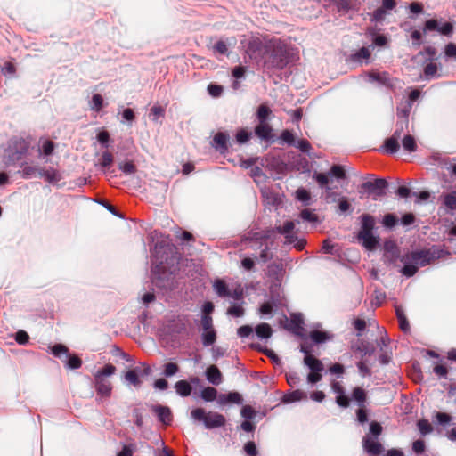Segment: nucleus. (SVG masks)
<instances>
[{
  "mask_svg": "<svg viewBox=\"0 0 456 456\" xmlns=\"http://www.w3.org/2000/svg\"><path fill=\"white\" fill-rule=\"evenodd\" d=\"M300 217L304 221H306V222H309V223H317L318 222L317 216L314 213H313L311 210H309V209L302 210L301 213H300Z\"/></svg>",
  "mask_w": 456,
  "mask_h": 456,
  "instance_id": "nucleus-45",
  "label": "nucleus"
},
{
  "mask_svg": "<svg viewBox=\"0 0 456 456\" xmlns=\"http://www.w3.org/2000/svg\"><path fill=\"white\" fill-rule=\"evenodd\" d=\"M295 226L296 222L286 221L283 225L277 226L276 229L279 233L284 236L286 244H293L295 248L302 250L306 242L303 238H298L295 232Z\"/></svg>",
  "mask_w": 456,
  "mask_h": 456,
  "instance_id": "nucleus-8",
  "label": "nucleus"
},
{
  "mask_svg": "<svg viewBox=\"0 0 456 456\" xmlns=\"http://www.w3.org/2000/svg\"><path fill=\"white\" fill-rule=\"evenodd\" d=\"M418 428L422 436H426L432 432L433 428L427 419H420L418 422Z\"/></svg>",
  "mask_w": 456,
  "mask_h": 456,
  "instance_id": "nucleus-42",
  "label": "nucleus"
},
{
  "mask_svg": "<svg viewBox=\"0 0 456 456\" xmlns=\"http://www.w3.org/2000/svg\"><path fill=\"white\" fill-rule=\"evenodd\" d=\"M287 382L290 387H296L299 384L300 379L297 372H290L286 376Z\"/></svg>",
  "mask_w": 456,
  "mask_h": 456,
  "instance_id": "nucleus-61",
  "label": "nucleus"
},
{
  "mask_svg": "<svg viewBox=\"0 0 456 456\" xmlns=\"http://www.w3.org/2000/svg\"><path fill=\"white\" fill-rule=\"evenodd\" d=\"M329 175L334 176L337 179H343L346 177V172L343 167L339 165H333L329 172Z\"/></svg>",
  "mask_w": 456,
  "mask_h": 456,
  "instance_id": "nucleus-40",
  "label": "nucleus"
},
{
  "mask_svg": "<svg viewBox=\"0 0 456 456\" xmlns=\"http://www.w3.org/2000/svg\"><path fill=\"white\" fill-rule=\"evenodd\" d=\"M208 91L213 97H218L223 92V87L221 86L211 84L208 86Z\"/></svg>",
  "mask_w": 456,
  "mask_h": 456,
  "instance_id": "nucleus-63",
  "label": "nucleus"
},
{
  "mask_svg": "<svg viewBox=\"0 0 456 456\" xmlns=\"http://www.w3.org/2000/svg\"><path fill=\"white\" fill-rule=\"evenodd\" d=\"M220 404H225L228 403L240 404L242 403V397L238 392H230L227 395H221L218 398Z\"/></svg>",
  "mask_w": 456,
  "mask_h": 456,
  "instance_id": "nucleus-21",
  "label": "nucleus"
},
{
  "mask_svg": "<svg viewBox=\"0 0 456 456\" xmlns=\"http://www.w3.org/2000/svg\"><path fill=\"white\" fill-rule=\"evenodd\" d=\"M153 411L158 416V419L160 422L165 425H169L172 421V413L168 407L157 405L153 407Z\"/></svg>",
  "mask_w": 456,
  "mask_h": 456,
  "instance_id": "nucleus-18",
  "label": "nucleus"
},
{
  "mask_svg": "<svg viewBox=\"0 0 456 456\" xmlns=\"http://www.w3.org/2000/svg\"><path fill=\"white\" fill-rule=\"evenodd\" d=\"M162 245L157 243L154 248V258L155 263L153 264L152 281L156 286L160 288H168L172 285V273L166 271V265H167V257L160 256V250Z\"/></svg>",
  "mask_w": 456,
  "mask_h": 456,
  "instance_id": "nucleus-3",
  "label": "nucleus"
},
{
  "mask_svg": "<svg viewBox=\"0 0 456 456\" xmlns=\"http://www.w3.org/2000/svg\"><path fill=\"white\" fill-rule=\"evenodd\" d=\"M361 229L357 238L362 245L368 250H373L379 244V238L373 234L375 219L369 214H363L360 216Z\"/></svg>",
  "mask_w": 456,
  "mask_h": 456,
  "instance_id": "nucleus-5",
  "label": "nucleus"
},
{
  "mask_svg": "<svg viewBox=\"0 0 456 456\" xmlns=\"http://www.w3.org/2000/svg\"><path fill=\"white\" fill-rule=\"evenodd\" d=\"M250 175L257 184H260L266 180V176L263 173L262 169L256 166L251 167Z\"/></svg>",
  "mask_w": 456,
  "mask_h": 456,
  "instance_id": "nucleus-35",
  "label": "nucleus"
},
{
  "mask_svg": "<svg viewBox=\"0 0 456 456\" xmlns=\"http://www.w3.org/2000/svg\"><path fill=\"white\" fill-rule=\"evenodd\" d=\"M396 316L399 321L400 328L403 331L408 332L410 330V324L406 319V316L400 307H396Z\"/></svg>",
  "mask_w": 456,
  "mask_h": 456,
  "instance_id": "nucleus-34",
  "label": "nucleus"
},
{
  "mask_svg": "<svg viewBox=\"0 0 456 456\" xmlns=\"http://www.w3.org/2000/svg\"><path fill=\"white\" fill-rule=\"evenodd\" d=\"M444 53L447 57L456 58V45L452 43L448 44L445 46Z\"/></svg>",
  "mask_w": 456,
  "mask_h": 456,
  "instance_id": "nucleus-64",
  "label": "nucleus"
},
{
  "mask_svg": "<svg viewBox=\"0 0 456 456\" xmlns=\"http://www.w3.org/2000/svg\"><path fill=\"white\" fill-rule=\"evenodd\" d=\"M21 167H22V175L25 178H29L36 174L38 175V169H42V167L31 166L27 163H23Z\"/></svg>",
  "mask_w": 456,
  "mask_h": 456,
  "instance_id": "nucleus-38",
  "label": "nucleus"
},
{
  "mask_svg": "<svg viewBox=\"0 0 456 456\" xmlns=\"http://www.w3.org/2000/svg\"><path fill=\"white\" fill-rule=\"evenodd\" d=\"M444 206L450 211L456 210V191H451L442 196Z\"/></svg>",
  "mask_w": 456,
  "mask_h": 456,
  "instance_id": "nucleus-26",
  "label": "nucleus"
},
{
  "mask_svg": "<svg viewBox=\"0 0 456 456\" xmlns=\"http://www.w3.org/2000/svg\"><path fill=\"white\" fill-rule=\"evenodd\" d=\"M297 199L305 204L310 200V193L307 190L300 188L296 191Z\"/></svg>",
  "mask_w": 456,
  "mask_h": 456,
  "instance_id": "nucleus-53",
  "label": "nucleus"
},
{
  "mask_svg": "<svg viewBox=\"0 0 456 456\" xmlns=\"http://www.w3.org/2000/svg\"><path fill=\"white\" fill-rule=\"evenodd\" d=\"M103 106V99L100 94H94L90 102V108L93 110L99 111Z\"/></svg>",
  "mask_w": 456,
  "mask_h": 456,
  "instance_id": "nucleus-43",
  "label": "nucleus"
},
{
  "mask_svg": "<svg viewBox=\"0 0 456 456\" xmlns=\"http://www.w3.org/2000/svg\"><path fill=\"white\" fill-rule=\"evenodd\" d=\"M202 344L205 346H209L216 342V334L215 330H203L202 332Z\"/></svg>",
  "mask_w": 456,
  "mask_h": 456,
  "instance_id": "nucleus-32",
  "label": "nucleus"
},
{
  "mask_svg": "<svg viewBox=\"0 0 456 456\" xmlns=\"http://www.w3.org/2000/svg\"><path fill=\"white\" fill-rule=\"evenodd\" d=\"M38 176L52 184H56L62 179L61 172L53 167L38 169Z\"/></svg>",
  "mask_w": 456,
  "mask_h": 456,
  "instance_id": "nucleus-14",
  "label": "nucleus"
},
{
  "mask_svg": "<svg viewBox=\"0 0 456 456\" xmlns=\"http://www.w3.org/2000/svg\"><path fill=\"white\" fill-rule=\"evenodd\" d=\"M437 31L444 36H451L453 32V26L450 22L439 25L438 20L435 19L428 20L425 22L423 32Z\"/></svg>",
  "mask_w": 456,
  "mask_h": 456,
  "instance_id": "nucleus-10",
  "label": "nucleus"
},
{
  "mask_svg": "<svg viewBox=\"0 0 456 456\" xmlns=\"http://www.w3.org/2000/svg\"><path fill=\"white\" fill-rule=\"evenodd\" d=\"M397 223V217L394 214L385 215L382 224L387 228H392Z\"/></svg>",
  "mask_w": 456,
  "mask_h": 456,
  "instance_id": "nucleus-48",
  "label": "nucleus"
},
{
  "mask_svg": "<svg viewBox=\"0 0 456 456\" xmlns=\"http://www.w3.org/2000/svg\"><path fill=\"white\" fill-rule=\"evenodd\" d=\"M175 388L176 393L183 397L190 395L192 390L191 385L185 380L177 381L175 385Z\"/></svg>",
  "mask_w": 456,
  "mask_h": 456,
  "instance_id": "nucleus-27",
  "label": "nucleus"
},
{
  "mask_svg": "<svg viewBox=\"0 0 456 456\" xmlns=\"http://www.w3.org/2000/svg\"><path fill=\"white\" fill-rule=\"evenodd\" d=\"M281 139L284 142H286V143H288L289 145H292V144L295 143V137H294L293 134L290 131H289V130H284L281 133Z\"/></svg>",
  "mask_w": 456,
  "mask_h": 456,
  "instance_id": "nucleus-60",
  "label": "nucleus"
},
{
  "mask_svg": "<svg viewBox=\"0 0 456 456\" xmlns=\"http://www.w3.org/2000/svg\"><path fill=\"white\" fill-rule=\"evenodd\" d=\"M352 397L358 403L359 407H364L366 401V392L362 387H355L353 391Z\"/></svg>",
  "mask_w": 456,
  "mask_h": 456,
  "instance_id": "nucleus-33",
  "label": "nucleus"
},
{
  "mask_svg": "<svg viewBox=\"0 0 456 456\" xmlns=\"http://www.w3.org/2000/svg\"><path fill=\"white\" fill-rule=\"evenodd\" d=\"M227 314L232 316L240 317L244 314V309L241 305H232L228 309Z\"/></svg>",
  "mask_w": 456,
  "mask_h": 456,
  "instance_id": "nucleus-62",
  "label": "nucleus"
},
{
  "mask_svg": "<svg viewBox=\"0 0 456 456\" xmlns=\"http://www.w3.org/2000/svg\"><path fill=\"white\" fill-rule=\"evenodd\" d=\"M213 50L215 53H217L219 54H227L228 53V46L224 41H218L216 42L214 46Z\"/></svg>",
  "mask_w": 456,
  "mask_h": 456,
  "instance_id": "nucleus-49",
  "label": "nucleus"
},
{
  "mask_svg": "<svg viewBox=\"0 0 456 456\" xmlns=\"http://www.w3.org/2000/svg\"><path fill=\"white\" fill-rule=\"evenodd\" d=\"M370 56L369 48L362 47L353 55V60L355 61H362V60H368Z\"/></svg>",
  "mask_w": 456,
  "mask_h": 456,
  "instance_id": "nucleus-41",
  "label": "nucleus"
},
{
  "mask_svg": "<svg viewBox=\"0 0 456 456\" xmlns=\"http://www.w3.org/2000/svg\"><path fill=\"white\" fill-rule=\"evenodd\" d=\"M314 179L316 180L320 187H325L327 190H330V188L328 186L329 184V174L325 173H315L314 175Z\"/></svg>",
  "mask_w": 456,
  "mask_h": 456,
  "instance_id": "nucleus-39",
  "label": "nucleus"
},
{
  "mask_svg": "<svg viewBox=\"0 0 456 456\" xmlns=\"http://www.w3.org/2000/svg\"><path fill=\"white\" fill-rule=\"evenodd\" d=\"M243 449L248 456H257L258 451L254 442L249 441L246 443Z\"/></svg>",
  "mask_w": 456,
  "mask_h": 456,
  "instance_id": "nucleus-47",
  "label": "nucleus"
},
{
  "mask_svg": "<svg viewBox=\"0 0 456 456\" xmlns=\"http://www.w3.org/2000/svg\"><path fill=\"white\" fill-rule=\"evenodd\" d=\"M151 373V368L148 365H143V369L139 367L129 370L125 374V380L128 385H132L136 388L141 387L142 381L140 376H148Z\"/></svg>",
  "mask_w": 456,
  "mask_h": 456,
  "instance_id": "nucleus-9",
  "label": "nucleus"
},
{
  "mask_svg": "<svg viewBox=\"0 0 456 456\" xmlns=\"http://www.w3.org/2000/svg\"><path fill=\"white\" fill-rule=\"evenodd\" d=\"M403 134V132H401ZM401 141L403 149L407 152H414L417 150V143L415 138L411 134H405L403 136L401 134V139H399V142Z\"/></svg>",
  "mask_w": 456,
  "mask_h": 456,
  "instance_id": "nucleus-20",
  "label": "nucleus"
},
{
  "mask_svg": "<svg viewBox=\"0 0 456 456\" xmlns=\"http://www.w3.org/2000/svg\"><path fill=\"white\" fill-rule=\"evenodd\" d=\"M364 450L373 455H379L381 452L382 445L380 443L370 437L369 435L363 437L362 440Z\"/></svg>",
  "mask_w": 456,
  "mask_h": 456,
  "instance_id": "nucleus-17",
  "label": "nucleus"
},
{
  "mask_svg": "<svg viewBox=\"0 0 456 456\" xmlns=\"http://www.w3.org/2000/svg\"><path fill=\"white\" fill-rule=\"evenodd\" d=\"M119 168L126 175H132L136 171L135 166L131 161L120 164Z\"/></svg>",
  "mask_w": 456,
  "mask_h": 456,
  "instance_id": "nucleus-52",
  "label": "nucleus"
},
{
  "mask_svg": "<svg viewBox=\"0 0 456 456\" xmlns=\"http://www.w3.org/2000/svg\"><path fill=\"white\" fill-rule=\"evenodd\" d=\"M387 186V183L385 179L379 178L375 181H368L362 184V187L368 191L370 193H373V200H377L379 197L385 195V189Z\"/></svg>",
  "mask_w": 456,
  "mask_h": 456,
  "instance_id": "nucleus-11",
  "label": "nucleus"
},
{
  "mask_svg": "<svg viewBox=\"0 0 456 456\" xmlns=\"http://www.w3.org/2000/svg\"><path fill=\"white\" fill-rule=\"evenodd\" d=\"M269 42L270 39L252 37L248 41L246 50L249 58L255 60L256 62L264 63L267 57Z\"/></svg>",
  "mask_w": 456,
  "mask_h": 456,
  "instance_id": "nucleus-7",
  "label": "nucleus"
},
{
  "mask_svg": "<svg viewBox=\"0 0 456 456\" xmlns=\"http://www.w3.org/2000/svg\"><path fill=\"white\" fill-rule=\"evenodd\" d=\"M436 257V252L431 249L414 251L403 256L401 262L403 264V267L401 269V273L406 277H411L417 273L419 266H425Z\"/></svg>",
  "mask_w": 456,
  "mask_h": 456,
  "instance_id": "nucleus-2",
  "label": "nucleus"
},
{
  "mask_svg": "<svg viewBox=\"0 0 456 456\" xmlns=\"http://www.w3.org/2000/svg\"><path fill=\"white\" fill-rule=\"evenodd\" d=\"M201 325L203 330H214L213 321L210 315L203 314L201 317Z\"/></svg>",
  "mask_w": 456,
  "mask_h": 456,
  "instance_id": "nucleus-58",
  "label": "nucleus"
},
{
  "mask_svg": "<svg viewBox=\"0 0 456 456\" xmlns=\"http://www.w3.org/2000/svg\"><path fill=\"white\" fill-rule=\"evenodd\" d=\"M304 318L301 314H294L290 318V329L296 333L300 334L303 330Z\"/></svg>",
  "mask_w": 456,
  "mask_h": 456,
  "instance_id": "nucleus-24",
  "label": "nucleus"
},
{
  "mask_svg": "<svg viewBox=\"0 0 456 456\" xmlns=\"http://www.w3.org/2000/svg\"><path fill=\"white\" fill-rule=\"evenodd\" d=\"M395 5V0H383L382 6L373 12L371 20L376 22L383 21L387 16V12L393 10Z\"/></svg>",
  "mask_w": 456,
  "mask_h": 456,
  "instance_id": "nucleus-13",
  "label": "nucleus"
},
{
  "mask_svg": "<svg viewBox=\"0 0 456 456\" xmlns=\"http://www.w3.org/2000/svg\"><path fill=\"white\" fill-rule=\"evenodd\" d=\"M256 411L249 405H245L241 409V416L246 419H252L256 417Z\"/></svg>",
  "mask_w": 456,
  "mask_h": 456,
  "instance_id": "nucleus-51",
  "label": "nucleus"
},
{
  "mask_svg": "<svg viewBox=\"0 0 456 456\" xmlns=\"http://www.w3.org/2000/svg\"><path fill=\"white\" fill-rule=\"evenodd\" d=\"M94 379L97 393L102 396H110L112 389L110 382L101 377V375H95Z\"/></svg>",
  "mask_w": 456,
  "mask_h": 456,
  "instance_id": "nucleus-16",
  "label": "nucleus"
},
{
  "mask_svg": "<svg viewBox=\"0 0 456 456\" xmlns=\"http://www.w3.org/2000/svg\"><path fill=\"white\" fill-rule=\"evenodd\" d=\"M411 109V102H407L403 104H400L397 107V118L396 129L392 136L387 138L383 144L384 151L388 154H395L400 149L399 139H401V132L404 128L408 127V117Z\"/></svg>",
  "mask_w": 456,
  "mask_h": 456,
  "instance_id": "nucleus-1",
  "label": "nucleus"
},
{
  "mask_svg": "<svg viewBox=\"0 0 456 456\" xmlns=\"http://www.w3.org/2000/svg\"><path fill=\"white\" fill-rule=\"evenodd\" d=\"M115 371V366H113L112 364H107L101 370H98L95 375H101V377L104 378L105 376H110L114 374Z\"/></svg>",
  "mask_w": 456,
  "mask_h": 456,
  "instance_id": "nucleus-56",
  "label": "nucleus"
},
{
  "mask_svg": "<svg viewBox=\"0 0 456 456\" xmlns=\"http://www.w3.org/2000/svg\"><path fill=\"white\" fill-rule=\"evenodd\" d=\"M191 417L195 421L202 422L206 428L212 429L225 425L224 416L215 411H206L203 408H196L191 411Z\"/></svg>",
  "mask_w": 456,
  "mask_h": 456,
  "instance_id": "nucleus-6",
  "label": "nucleus"
},
{
  "mask_svg": "<svg viewBox=\"0 0 456 456\" xmlns=\"http://www.w3.org/2000/svg\"><path fill=\"white\" fill-rule=\"evenodd\" d=\"M214 289L216 293L221 297H231V291L228 289L227 285L221 280H216L214 282Z\"/></svg>",
  "mask_w": 456,
  "mask_h": 456,
  "instance_id": "nucleus-29",
  "label": "nucleus"
},
{
  "mask_svg": "<svg viewBox=\"0 0 456 456\" xmlns=\"http://www.w3.org/2000/svg\"><path fill=\"white\" fill-rule=\"evenodd\" d=\"M271 114V110L265 105H260L257 110V118L259 122H266L269 115Z\"/></svg>",
  "mask_w": 456,
  "mask_h": 456,
  "instance_id": "nucleus-44",
  "label": "nucleus"
},
{
  "mask_svg": "<svg viewBox=\"0 0 456 456\" xmlns=\"http://www.w3.org/2000/svg\"><path fill=\"white\" fill-rule=\"evenodd\" d=\"M179 370V367L176 363L174 362H168L165 364L164 366V371L163 374L166 377H171L174 376Z\"/></svg>",
  "mask_w": 456,
  "mask_h": 456,
  "instance_id": "nucleus-46",
  "label": "nucleus"
},
{
  "mask_svg": "<svg viewBox=\"0 0 456 456\" xmlns=\"http://www.w3.org/2000/svg\"><path fill=\"white\" fill-rule=\"evenodd\" d=\"M256 134L265 140H268L271 136L272 128L266 122H259V125L255 129Z\"/></svg>",
  "mask_w": 456,
  "mask_h": 456,
  "instance_id": "nucleus-25",
  "label": "nucleus"
},
{
  "mask_svg": "<svg viewBox=\"0 0 456 456\" xmlns=\"http://www.w3.org/2000/svg\"><path fill=\"white\" fill-rule=\"evenodd\" d=\"M310 337L315 343H322L327 339V334L319 330L312 331Z\"/></svg>",
  "mask_w": 456,
  "mask_h": 456,
  "instance_id": "nucleus-55",
  "label": "nucleus"
},
{
  "mask_svg": "<svg viewBox=\"0 0 456 456\" xmlns=\"http://www.w3.org/2000/svg\"><path fill=\"white\" fill-rule=\"evenodd\" d=\"M251 137V133L245 129H240L236 134V140L239 143L247 142Z\"/></svg>",
  "mask_w": 456,
  "mask_h": 456,
  "instance_id": "nucleus-50",
  "label": "nucleus"
},
{
  "mask_svg": "<svg viewBox=\"0 0 456 456\" xmlns=\"http://www.w3.org/2000/svg\"><path fill=\"white\" fill-rule=\"evenodd\" d=\"M256 333L260 338H269L273 331L269 324L261 323L256 327Z\"/></svg>",
  "mask_w": 456,
  "mask_h": 456,
  "instance_id": "nucleus-31",
  "label": "nucleus"
},
{
  "mask_svg": "<svg viewBox=\"0 0 456 456\" xmlns=\"http://www.w3.org/2000/svg\"><path fill=\"white\" fill-rule=\"evenodd\" d=\"M29 142L24 139H18L13 142L12 155L9 156L10 162H15L21 159L28 152Z\"/></svg>",
  "mask_w": 456,
  "mask_h": 456,
  "instance_id": "nucleus-12",
  "label": "nucleus"
},
{
  "mask_svg": "<svg viewBox=\"0 0 456 456\" xmlns=\"http://www.w3.org/2000/svg\"><path fill=\"white\" fill-rule=\"evenodd\" d=\"M216 389L211 387L204 388L200 394L201 398L206 402H213L214 400H216Z\"/></svg>",
  "mask_w": 456,
  "mask_h": 456,
  "instance_id": "nucleus-36",
  "label": "nucleus"
},
{
  "mask_svg": "<svg viewBox=\"0 0 456 456\" xmlns=\"http://www.w3.org/2000/svg\"><path fill=\"white\" fill-rule=\"evenodd\" d=\"M267 57L264 65L283 69L289 62V52L285 44L278 39H270Z\"/></svg>",
  "mask_w": 456,
  "mask_h": 456,
  "instance_id": "nucleus-4",
  "label": "nucleus"
},
{
  "mask_svg": "<svg viewBox=\"0 0 456 456\" xmlns=\"http://www.w3.org/2000/svg\"><path fill=\"white\" fill-rule=\"evenodd\" d=\"M29 336L24 330H19L15 335V340L20 345H26L28 342Z\"/></svg>",
  "mask_w": 456,
  "mask_h": 456,
  "instance_id": "nucleus-57",
  "label": "nucleus"
},
{
  "mask_svg": "<svg viewBox=\"0 0 456 456\" xmlns=\"http://www.w3.org/2000/svg\"><path fill=\"white\" fill-rule=\"evenodd\" d=\"M306 398H307L306 393L302 390L297 389V390H294L293 392L285 395L283 401L285 403H293V402H297V401L306 399Z\"/></svg>",
  "mask_w": 456,
  "mask_h": 456,
  "instance_id": "nucleus-30",
  "label": "nucleus"
},
{
  "mask_svg": "<svg viewBox=\"0 0 456 456\" xmlns=\"http://www.w3.org/2000/svg\"><path fill=\"white\" fill-rule=\"evenodd\" d=\"M165 110L161 106H153L151 109L150 115L152 117L153 121H157L160 117H163Z\"/></svg>",
  "mask_w": 456,
  "mask_h": 456,
  "instance_id": "nucleus-54",
  "label": "nucleus"
},
{
  "mask_svg": "<svg viewBox=\"0 0 456 456\" xmlns=\"http://www.w3.org/2000/svg\"><path fill=\"white\" fill-rule=\"evenodd\" d=\"M113 163V156L111 153L105 151L102 154V157L98 160V166L102 168L110 167Z\"/></svg>",
  "mask_w": 456,
  "mask_h": 456,
  "instance_id": "nucleus-37",
  "label": "nucleus"
},
{
  "mask_svg": "<svg viewBox=\"0 0 456 456\" xmlns=\"http://www.w3.org/2000/svg\"><path fill=\"white\" fill-rule=\"evenodd\" d=\"M82 364V361L76 355L69 356L67 361V366L70 369H78Z\"/></svg>",
  "mask_w": 456,
  "mask_h": 456,
  "instance_id": "nucleus-59",
  "label": "nucleus"
},
{
  "mask_svg": "<svg viewBox=\"0 0 456 456\" xmlns=\"http://www.w3.org/2000/svg\"><path fill=\"white\" fill-rule=\"evenodd\" d=\"M229 137L226 134L219 132L214 136V142L216 144V148L221 151H224L227 149V141Z\"/></svg>",
  "mask_w": 456,
  "mask_h": 456,
  "instance_id": "nucleus-28",
  "label": "nucleus"
},
{
  "mask_svg": "<svg viewBox=\"0 0 456 456\" xmlns=\"http://www.w3.org/2000/svg\"><path fill=\"white\" fill-rule=\"evenodd\" d=\"M304 363L311 370V371L323 370L322 362L312 354H307L305 356Z\"/></svg>",
  "mask_w": 456,
  "mask_h": 456,
  "instance_id": "nucleus-22",
  "label": "nucleus"
},
{
  "mask_svg": "<svg viewBox=\"0 0 456 456\" xmlns=\"http://www.w3.org/2000/svg\"><path fill=\"white\" fill-rule=\"evenodd\" d=\"M207 379L213 385H219L222 382V374L216 365H211L206 370Z\"/></svg>",
  "mask_w": 456,
  "mask_h": 456,
  "instance_id": "nucleus-19",
  "label": "nucleus"
},
{
  "mask_svg": "<svg viewBox=\"0 0 456 456\" xmlns=\"http://www.w3.org/2000/svg\"><path fill=\"white\" fill-rule=\"evenodd\" d=\"M55 149V144L48 139L41 138L38 142V157L45 159V162H48V158L51 156Z\"/></svg>",
  "mask_w": 456,
  "mask_h": 456,
  "instance_id": "nucleus-15",
  "label": "nucleus"
},
{
  "mask_svg": "<svg viewBox=\"0 0 456 456\" xmlns=\"http://www.w3.org/2000/svg\"><path fill=\"white\" fill-rule=\"evenodd\" d=\"M369 80L371 82H378L381 85H385L387 86H393V82L390 79L389 76L386 72L382 73H370L369 75Z\"/></svg>",
  "mask_w": 456,
  "mask_h": 456,
  "instance_id": "nucleus-23",
  "label": "nucleus"
}]
</instances>
